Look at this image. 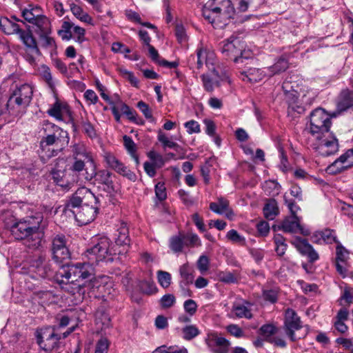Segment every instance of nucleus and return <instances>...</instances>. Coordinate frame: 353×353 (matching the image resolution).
I'll list each match as a JSON object with an SVG mask.
<instances>
[{"label":"nucleus","mask_w":353,"mask_h":353,"mask_svg":"<svg viewBox=\"0 0 353 353\" xmlns=\"http://www.w3.org/2000/svg\"><path fill=\"white\" fill-rule=\"evenodd\" d=\"M115 254V250L110 248L109 239L106 236L100 237L85 253L88 263H77L71 265L65 272L64 277L70 283L79 282L80 279L91 280L94 276L92 266L103 261H112V259L108 256Z\"/></svg>","instance_id":"1"},{"label":"nucleus","mask_w":353,"mask_h":353,"mask_svg":"<svg viewBox=\"0 0 353 353\" xmlns=\"http://www.w3.org/2000/svg\"><path fill=\"white\" fill-rule=\"evenodd\" d=\"M331 117L323 109L316 108L310 114V133L316 141L312 146L322 156H330L339 150L338 139L330 131Z\"/></svg>","instance_id":"2"},{"label":"nucleus","mask_w":353,"mask_h":353,"mask_svg":"<svg viewBox=\"0 0 353 353\" xmlns=\"http://www.w3.org/2000/svg\"><path fill=\"white\" fill-rule=\"evenodd\" d=\"M39 133L41 137L39 148L43 159L56 157L69 143L68 132L48 120L43 121Z\"/></svg>","instance_id":"3"},{"label":"nucleus","mask_w":353,"mask_h":353,"mask_svg":"<svg viewBox=\"0 0 353 353\" xmlns=\"http://www.w3.org/2000/svg\"><path fill=\"white\" fill-rule=\"evenodd\" d=\"M12 21L7 17L0 19V29L6 34H17L25 46L23 57L31 65H36L37 59L41 53L39 49L36 39L31 32H27L20 28L16 23L19 20L15 17H12Z\"/></svg>","instance_id":"4"},{"label":"nucleus","mask_w":353,"mask_h":353,"mask_svg":"<svg viewBox=\"0 0 353 353\" xmlns=\"http://www.w3.org/2000/svg\"><path fill=\"white\" fill-rule=\"evenodd\" d=\"M205 20L216 28L224 27L234 13L230 0H208L202 10Z\"/></svg>","instance_id":"5"},{"label":"nucleus","mask_w":353,"mask_h":353,"mask_svg":"<svg viewBox=\"0 0 353 353\" xmlns=\"http://www.w3.org/2000/svg\"><path fill=\"white\" fill-rule=\"evenodd\" d=\"M32 88L29 84L17 87L6 103L8 113L14 117L23 115L32 100Z\"/></svg>","instance_id":"6"},{"label":"nucleus","mask_w":353,"mask_h":353,"mask_svg":"<svg viewBox=\"0 0 353 353\" xmlns=\"http://www.w3.org/2000/svg\"><path fill=\"white\" fill-rule=\"evenodd\" d=\"M10 231L16 239L23 240L25 245L33 250L40 246L43 236L39 225L30 226V222H14Z\"/></svg>","instance_id":"7"},{"label":"nucleus","mask_w":353,"mask_h":353,"mask_svg":"<svg viewBox=\"0 0 353 353\" xmlns=\"http://www.w3.org/2000/svg\"><path fill=\"white\" fill-rule=\"evenodd\" d=\"M243 43L234 36L223 41L221 43V53L227 59L233 60L235 63H242L244 59L248 58L243 56Z\"/></svg>","instance_id":"8"},{"label":"nucleus","mask_w":353,"mask_h":353,"mask_svg":"<svg viewBox=\"0 0 353 353\" xmlns=\"http://www.w3.org/2000/svg\"><path fill=\"white\" fill-rule=\"evenodd\" d=\"M36 337L38 345L43 350V353H48L57 348L61 339V335L55 334L50 327L37 330Z\"/></svg>","instance_id":"9"},{"label":"nucleus","mask_w":353,"mask_h":353,"mask_svg":"<svg viewBox=\"0 0 353 353\" xmlns=\"http://www.w3.org/2000/svg\"><path fill=\"white\" fill-rule=\"evenodd\" d=\"M201 245L199 236L193 233L179 232L178 235L170 239V248L175 253L181 252L183 247H195Z\"/></svg>","instance_id":"10"},{"label":"nucleus","mask_w":353,"mask_h":353,"mask_svg":"<svg viewBox=\"0 0 353 353\" xmlns=\"http://www.w3.org/2000/svg\"><path fill=\"white\" fill-rule=\"evenodd\" d=\"M302 322L297 313L291 308H288L285 314L284 330L292 341H296L295 332L302 328Z\"/></svg>","instance_id":"11"},{"label":"nucleus","mask_w":353,"mask_h":353,"mask_svg":"<svg viewBox=\"0 0 353 353\" xmlns=\"http://www.w3.org/2000/svg\"><path fill=\"white\" fill-rule=\"evenodd\" d=\"M353 166V150H348L326 168L330 174H336Z\"/></svg>","instance_id":"12"},{"label":"nucleus","mask_w":353,"mask_h":353,"mask_svg":"<svg viewBox=\"0 0 353 353\" xmlns=\"http://www.w3.org/2000/svg\"><path fill=\"white\" fill-rule=\"evenodd\" d=\"M104 158L108 165L118 174L122 175L124 177H126L128 179L132 181H136L137 175L135 173L131 171L114 155L111 154L110 153H107L104 156Z\"/></svg>","instance_id":"13"},{"label":"nucleus","mask_w":353,"mask_h":353,"mask_svg":"<svg viewBox=\"0 0 353 353\" xmlns=\"http://www.w3.org/2000/svg\"><path fill=\"white\" fill-rule=\"evenodd\" d=\"M65 238L63 235L56 236L52 241L53 259L58 263L69 259L70 254L65 245Z\"/></svg>","instance_id":"14"},{"label":"nucleus","mask_w":353,"mask_h":353,"mask_svg":"<svg viewBox=\"0 0 353 353\" xmlns=\"http://www.w3.org/2000/svg\"><path fill=\"white\" fill-rule=\"evenodd\" d=\"M96 196L85 187H81L73 194L70 200V205L73 208L81 206L82 204L88 205L96 200Z\"/></svg>","instance_id":"15"},{"label":"nucleus","mask_w":353,"mask_h":353,"mask_svg":"<svg viewBox=\"0 0 353 353\" xmlns=\"http://www.w3.org/2000/svg\"><path fill=\"white\" fill-rule=\"evenodd\" d=\"M284 92V100L288 104V108L298 113H302L304 108L299 103V95L296 90L292 89L290 82H284L282 85Z\"/></svg>","instance_id":"16"},{"label":"nucleus","mask_w":353,"mask_h":353,"mask_svg":"<svg viewBox=\"0 0 353 353\" xmlns=\"http://www.w3.org/2000/svg\"><path fill=\"white\" fill-rule=\"evenodd\" d=\"M292 244L302 256L307 258L309 262L314 263L319 260V254L307 240L297 238L292 242Z\"/></svg>","instance_id":"17"},{"label":"nucleus","mask_w":353,"mask_h":353,"mask_svg":"<svg viewBox=\"0 0 353 353\" xmlns=\"http://www.w3.org/2000/svg\"><path fill=\"white\" fill-rule=\"evenodd\" d=\"M117 232H118V234H117V237L115 239L116 245L113 247L110 246V249L113 248V250H115L116 254L114 255H116L117 254H121V252H122L121 250H117V248H114L115 246H122L123 248V251H127L126 248L129 246V243H130V239H129V236H128L129 231H128V228L127 226L126 222L121 223V226L118 228ZM109 241H110V245L111 241L110 239H109ZM113 255L114 254H112L108 256L113 259V258L112 257V256H113Z\"/></svg>","instance_id":"18"},{"label":"nucleus","mask_w":353,"mask_h":353,"mask_svg":"<svg viewBox=\"0 0 353 353\" xmlns=\"http://www.w3.org/2000/svg\"><path fill=\"white\" fill-rule=\"evenodd\" d=\"M34 271L41 278H50L53 276V270L49 261H47L43 256H39L34 259L31 265Z\"/></svg>","instance_id":"19"},{"label":"nucleus","mask_w":353,"mask_h":353,"mask_svg":"<svg viewBox=\"0 0 353 353\" xmlns=\"http://www.w3.org/2000/svg\"><path fill=\"white\" fill-rule=\"evenodd\" d=\"M251 305L250 302L245 300L236 301L232 305L230 316L233 318L250 319L252 317Z\"/></svg>","instance_id":"20"},{"label":"nucleus","mask_w":353,"mask_h":353,"mask_svg":"<svg viewBox=\"0 0 353 353\" xmlns=\"http://www.w3.org/2000/svg\"><path fill=\"white\" fill-rule=\"evenodd\" d=\"M93 176L99 184L104 185V190L108 192L114 190V183L112 180V173L106 170H101L98 172H93L85 176L87 180H91Z\"/></svg>","instance_id":"21"},{"label":"nucleus","mask_w":353,"mask_h":353,"mask_svg":"<svg viewBox=\"0 0 353 353\" xmlns=\"http://www.w3.org/2000/svg\"><path fill=\"white\" fill-rule=\"evenodd\" d=\"M336 268L337 272L345 276L347 272V261L349 259V252L340 243L336 248Z\"/></svg>","instance_id":"22"},{"label":"nucleus","mask_w":353,"mask_h":353,"mask_svg":"<svg viewBox=\"0 0 353 353\" xmlns=\"http://www.w3.org/2000/svg\"><path fill=\"white\" fill-rule=\"evenodd\" d=\"M311 241L319 245L338 243L335 232L330 229L316 231L311 236Z\"/></svg>","instance_id":"23"},{"label":"nucleus","mask_w":353,"mask_h":353,"mask_svg":"<svg viewBox=\"0 0 353 353\" xmlns=\"http://www.w3.org/2000/svg\"><path fill=\"white\" fill-rule=\"evenodd\" d=\"M47 113L57 121H63L64 117H70L71 115L69 105L66 103L59 101L58 99L47 110Z\"/></svg>","instance_id":"24"},{"label":"nucleus","mask_w":353,"mask_h":353,"mask_svg":"<svg viewBox=\"0 0 353 353\" xmlns=\"http://www.w3.org/2000/svg\"><path fill=\"white\" fill-rule=\"evenodd\" d=\"M205 65L209 72L220 78L221 81H228V75L225 71H219V66L216 65V58L213 52L205 50Z\"/></svg>","instance_id":"25"},{"label":"nucleus","mask_w":353,"mask_h":353,"mask_svg":"<svg viewBox=\"0 0 353 353\" xmlns=\"http://www.w3.org/2000/svg\"><path fill=\"white\" fill-rule=\"evenodd\" d=\"M206 343L209 347H217V350H215L217 353H227L230 345L229 341L225 338L219 336L216 334L208 335Z\"/></svg>","instance_id":"26"},{"label":"nucleus","mask_w":353,"mask_h":353,"mask_svg":"<svg viewBox=\"0 0 353 353\" xmlns=\"http://www.w3.org/2000/svg\"><path fill=\"white\" fill-rule=\"evenodd\" d=\"M353 106V91L350 90H343L339 94L337 101L336 108L339 112L347 110Z\"/></svg>","instance_id":"27"},{"label":"nucleus","mask_w":353,"mask_h":353,"mask_svg":"<svg viewBox=\"0 0 353 353\" xmlns=\"http://www.w3.org/2000/svg\"><path fill=\"white\" fill-rule=\"evenodd\" d=\"M72 159H84L87 163L94 165L93 157L83 143H75L72 146Z\"/></svg>","instance_id":"28"},{"label":"nucleus","mask_w":353,"mask_h":353,"mask_svg":"<svg viewBox=\"0 0 353 353\" xmlns=\"http://www.w3.org/2000/svg\"><path fill=\"white\" fill-rule=\"evenodd\" d=\"M201 79L205 90L208 92H213L214 88L219 87L222 82H228V83H230L229 77L228 81H221L220 78L217 77L212 73V75L209 74H203L201 76Z\"/></svg>","instance_id":"29"},{"label":"nucleus","mask_w":353,"mask_h":353,"mask_svg":"<svg viewBox=\"0 0 353 353\" xmlns=\"http://www.w3.org/2000/svg\"><path fill=\"white\" fill-rule=\"evenodd\" d=\"M266 75V72L258 68H249L248 70L241 72L240 78L243 81L251 83L258 82Z\"/></svg>","instance_id":"30"},{"label":"nucleus","mask_w":353,"mask_h":353,"mask_svg":"<svg viewBox=\"0 0 353 353\" xmlns=\"http://www.w3.org/2000/svg\"><path fill=\"white\" fill-rule=\"evenodd\" d=\"M33 31L37 34L52 32L51 23L44 14L41 15L32 23Z\"/></svg>","instance_id":"31"},{"label":"nucleus","mask_w":353,"mask_h":353,"mask_svg":"<svg viewBox=\"0 0 353 353\" xmlns=\"http://www.w3.org/2000/svg\"><path fill=\"white\" fill-rule=\"evenodd\" d=\"M281 228L285 232L300 234L304 236L310 234L308 228L301 225L300 222H282Z\"/></svg>","instance_id":"32"},{"label":"nucleus","mask_w":353,"mask_h":353,"mask_svg":"<svg viewBox=\"0 0 353 353\" xmlns=\"http://www.w3.org/2000/svg\"><path fill=\"white\" fill-rule=\"evenodd\" d=\"M263 211L265 217L268 221L274 220L279 213L276 201L274 199H268L263 207Z\"/></svg>","instance_id":"33"},{"label":"nucleus","mask_w":353,"mask_h":353,"mask_svg":"<svg viewBox=\"0 0 353 353\" xmlns=\"http://www.w3.org/2000/svg\"><path fill=\"white\" fill-rule=\"evenodd\" d=\"M23 18L30 23H32L38 17L42 15V10L39 6L28 5L21 12Z\"/></svg>","instance_id":"34"},{"label":"nucleus","mask_w":353,"mask_h":353,"mask_svg":"<svg viewBox=\"0 0 353 353\" xmlns=\"http://www.w3.org/2000/svg\"><path fill=\"white\" fill-rule=\"evenodd\" d=\"M70 10L81 21L92 26L94 25L92 18L87 12H84L83 8L79 5L72 3L70 5Z\"/></svg>","instance_id":"35"},{"label":"nucleus","mask_w":353,"mask_h":353,"mask_svg":"<svg viewBox=\"0 0 353 353\" xmlns=\"http://www.w3.org/2000/svg\"><path fill=\"white\" fill-rule=\"evenodd\" d=\"M123 139L125 148L127 150L131 157L134 160L136 164L139 165V161L138 155L137 154L136 144L134 141L128 135H124Z\"/></svg>","instance_id":"36"},{"label":"nucleus","mask_w":353,"mask_h":353,"mask_svg":"<svg viewBox=\"0 0 353 353\" xmlns=\"http://www.w3.org/2000/svg\"><path fill=\"white\" fill-rule=\"evenodd\" d=\"M210 209L218 214H225L230 219L228 214V201L225 199H219L217 202L211 203L210 205Z\"/></svg>","instance_id":"37"},{"label":"nucleus","mask_w":353,"mask_h":353,"mask_svg":"<svg viewBox=\"0 0 353 353\" xmlns=\"http://www.w3.org/2000/svg\"><path fill=\"white\" fill-rule=\"evenodd\" d=\"M40 75L46 81L50 90L54 92L55 90V83L53 81L50 70L46 65H41L39 69Z\"/></svg>","instance_id":"38"},{"label":"nucleus","mask_w":353,"mask_h":353,"mask_svg":"<svg viewBox=\"0 0 353 353\" xmlns=\"http://www.w3.org/2000/svg\"><path fill=\"white\" fill-rule=\"evenodd\" d=\"M288 68V63L285 59H279L273 65L266 68L268 75L272 76L284 72Z\"/></svg>","instance_id":"39"},{"label":"nucleus","mask_w":353,"mask_h":353,"mask_svg":"<svg viewBox=\"0 0 353 353\" xmlns=\"http://www.w3.org/2000/svg\"><path fill=\"white\" fill-rule=\"evenodd\" d=\"M193 269L188 263L183 264L179 268L181 277L185 285L192 283L194 280Z\"/></svg>","instance_id":"40"},{"label":"nucleus","mask_w":353,"mask_h":353,"mask_svg":"<svg viewBox=\"0 0 353 353\" xmlns=\"http://www.w3.org/2000/svg\"><path fill=\"white\" fill-rule=\"evenodd\" d=\"M183 338L185 340L190 341L200 334V331L194 325L185 326L182 329Z\"/></svg>","instance_id":"41"},{"label":"nucleus","mask_w":353,"mask_h":353,"mask_svg":"<svg viewBox=\"0 0 353 353\" xmlns=\"http://www.w3.org/2000/svg\"><path fill=\"white\" fill-rule=\"evenodd\" d=\"M64 288L66 291L73 295H77L78 297H81L85 294V290L83 284L69 282Z\"/></svg>","instance_id":"42"},{"label":"nucleus","mask_w":353,"mask_h":353,"mask_svg":"<svg viewBox=\"0 0 353 353\" xmlns=\"http://www.w3.org/2000/svg\"><path fill=\"white\" fill-rule=\"evenodd\" d=\"M285 205L288 206L294 221H300L301 216L298 215V212L301 210L300 208L292 199H288L285 195L283 196Z\"/></svg>","instance_id":"43"},{"label":"nucleus","mask_w":353,"mask_h":353,"mask_svg":"<svg viewBox=\"0 0 353 353\" xmlns=\"http://www.w3.org/2000/svg\"><path fill=\"white\" fill-rule=\"evenodd\" d=\"M34 294L41 304H48L53 302L54 300V295L51 291H39L35 292Z\"/></svg>","instance_id":"44"},{"label":"nucleus","mask_w":353,"mask_h":353,"mask_svg":"<svg viewBox=\"0 0 353 353\" xmlns=\"http://www.w3.org/2000/svg\"><path fill=\"white\" fill-rule=\"evenodd\" d=\"M158 281L160 285L163 288H168L171 283V274L165 271L159 270L157 272Z\"/></svg>","instance_id":"45"},{"label":"nucleus","mask_w":353,"mask_h":353,"mask_svg":"<svg viewBox=\"0 0 353 353\" xmlns=\"http://www.w3.org/2000/svg\"><path fill=\"white\" fill-rule=\"evenodd\" d=\"M52 32H48L46 33H42L39 34V39L41 41V46L44 48H54L56 43L54 39L50 37Z\"/></svg>","instance_id":"46"},{"label":"nucleus","mask_w":353,"mask_h":353,"mask_svg":"<svg viewBox=\"0 0 353 353\" xmlns=\"http://www.w3.org/2000/svg\"><path fill=\"white\" fill-rule=\"evenodd\" d=\"M274 243L276 245L275 251L278 256H282L285 253L288 248L287 243L285 242L283 236H278L274 238Z\"/></svg>","instance_id":"47"},{"label":"nucleus","mask_w":353,"mask_h":353,"mask_svg":"<svg viewBox=\"0 0 353 353\" xmlns=\"http://www.w3.org/2000/svg\"><path fill=\"white\" fill-rule=\"evenodd\" d=\"M72 38L79 44L86 41L85 30L78 26H75L72 30Z\"/></svg>","instance_id":"48"},{"label":"nucleus","mask_w":353,"mask_h":353,"mask_svg":"<svg viewBox=\"0 0 353 353\" xmlns=\"http://www.w3.org/2000/svg\"><path fill=\"white\" fill-rule=\"evenodd\" d=\"M228 239L234 243H237L241 245H245V239L240 235L235 230H230L227 233Z\"/></svg>","instance_id":"49"},{"label":"nucleus","mask_w":353,"mask_h":353,"mask_svg":"<svg viewBox=\"0 0 353 353\" xmlns=\"http://www.w3.org/2000/svg\"><path fill=\"white\" fill-rule=\"evenodd\" d=\"M158 140L162 143L163 148H168L172 149H176L179 147V145L176 143L170 140L168 137L162 132H159Z\"/></svg>","instance_id":"50"},{"label":"nucleus","mask_w":353,"mask_h":353,"mask_svg":"<svg viewBox=\"0 0 353 353\" xmlns=\"http://www.w3.org/2000/svg\"><path fill=\"white\" fill-rule=\"evenodd\" d=\"M175 302V296L172 294H166L160 299V305L164 309L171 307L174 305Z\"/></svg>","instance_id":"51"},{"label":"nucleus","mask_w":353,"mask_h":353,"mask_svg":"<svg viewBox=\"0 0 353 353\" xmlns=\"http://www.w3.org/2000/svg\"><path fill=\"white\" fill-rule=\"evenodd\" d=\"M109 345V341L105 337H101L96 343L94 353H108Z\"/></svg>","instance_id":"52"},{"label":"nucleus","mask_w":353,"mask_h":353,"mask_svg":"<svg viewBox=\"0 0 353 353\" xmlns=\"http://www.w3.org/2000/svg\"><path fill=\"white\" fill-rule=\"evenodd\" d=\"M187 132L189 134H198L201 132V127L199 123L195 120H190L184 123Z\"/></svg>","instance_id":"53"},{"label":"nucleus","mask_w":353,"mask_h":353,"mask_svg":"<svg viewBox=\"0 0 353 353\" xmlns=\"http://www.w3.org/2000/svg\"><path fill=\"white\" fill-rule=\"evenodd\" d=\"M155 195L160 201H164L167 198L166 188L165 184L162 182H158L155 185Z\"/></svg>","instance_id":"54"},{"label":"nucleus","mask_w":353,"mask_h":353,"mask_svg":"<svg viewBox=\"0 0 353 353\" xmlns=\"http://www.w3.org/2000/svg\"><path fill=\"white\" fill-rule=\"evenodd\" d=\"M263 297L265 301L274 303L278 300V291L276 289L264 290Z\"/></svg>","instance_id":"55"},{"label":"nucleus","mask_w":353,"mask_h":353,"mask_svg":"<svg viewBox=\"0 0 353 353\" xmlns=\"http://www.w3.org/2000/svg\"><path fill=\"white\" fill-rule=\"evenodd\" d=\"M148 158L152 161L155 166L161 168L164 165V159L163 157L155 151H150L148 154Z\"/></svg>","instance_id":"56"},{"label":"nucleus","mask_w":353,"mask_h":353,"mask_svg":"<svg viewBox=\"0 0 353 353\" xmlns=\"http://www.w3.org/2000/svg\"><path fill=\"white\" fill-rule=\"evenodd\" d=\"M197 307L196 303L192 299L186 300L183 303L184 310L190 316H193L196 313Z\"/></svg>","instance_id":"57"},{"label":"nucleus","mask_w":353,"mask_h":353,"mask_svg":"<svg viewBox=\"0 0 353 353\" xmlns=\"http://www.w3.org/2000/svg\"><path fill=\"white\" fill-rule=\"evenodd\" d=\"M137 106L147 119H153L152 112L148 104L142 101H140L137 103Z\"/></svg>","instance_id":"58"},{"label":"nucleus","mask_w":353,"mask_h":353,"mask_svg":"<svg viewBox=\"0 0 353 353\" xmlns=\"http://www.w3.org/2000/svg\"><path fill=\"white\" fill-rule=\"evenodd\" d=\"M125 115H126V117L130 121H132L136 124H138V125H143L144 124L143 120L138 116L136 111H134V110H132L131 108L125 113Z\"/></svg>","instance_id":"59"},{"label":"nucleus","mask_w":353,"mask_h":353,"mask_svg":"<svg viewBox=\"0 0 353 353\" xmlns=\"http://www.w3.org/2000/svg\"><path fill=\"white\" fill-rule=\"evenodd\" d=\"M257 232L259 236H266L270 232V225L268 222H258L256 225Z\"/></svg>","instance_id":"60"},{"label":"nucleus","mask_w":353,"mask_h":353,"mask_svg":"<svg viewBox=\"0 0 353 353\" xmlns=\"http://www.w3.org/2000/svg\"><path fill=\"white\" fill-rule=\"evenodd\" d=\"M203 123L205 125L206 134L210 137H214L215 135L216 131V125L214 122L211 119H205L203 120Z\"/></svg>","instance_id":"61"},{"label":"nucleus","mask_w":353,"mask_h":353,"mask_svg":"<svg viewBox=\"0 0 353 353\" xmlns=\"http://www.w3.org/2000/svg\"><path fill=\"white\" fill-rule=\"evenodd\" d=\"M74 163L70 167V170L73 172H79L84 170L85 163L84 159H73Z\"/></svg>","instance_id":"62"},{"label":"nucleus","mask_w":353,"mask_h":353,"mask_svg":"<svg viewBox=\"0 0 353 353\" xmlns=\"http://www.w3.org/2000/svg\"><path fill=\"white\" fill-rule=\"evenodd\" d=\"M54 67L60 71L61 74L66 77L68 76V71L66 65L59 59H54L52 60Z\"/></svg>","instance_id":"63"},{"label":"nucleus","mask_w":353,"mask_h":353,"mask_svg":"<svg viewBox=\"0 0 353 353\" xmlns=\"http://www.w3.org/2000/svg\"><path fill=\"white\" fill-rule=\"evenodd\" d=\"M197 268L200 272H206L209 268V259L206 256H201L197 261Z\"/></svg>","instance_id":"64"}]
</instances>
